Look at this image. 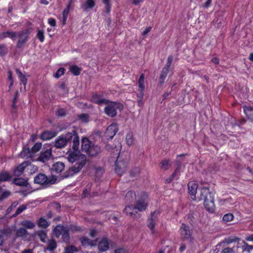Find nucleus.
I'll list each match as a JSON object with an SVG mask.
<instances>
[{
  "mask_svg": "<svg viewBox=\"0 0 253 253\" xmlns=\"http://www.w3.org/2000/svg\"><path fill=\"white\" fill-rule=\"evenodd\" d=\"M71 134L72 140L73 139V149L74 151H69L66 155L68 161L72 164L73 166L69 169V174L67 176H70L78 172L84 167L86 163V158L84 155L81 154L78 151L79 147V138L75 130L69 132Z\"/></svg>",
  "mask_w": 253,
  "mask_h": 253,
  "instance_id": "f257e3e1",
  "label": "nucleus"
},
{
  "mask_svg": "<svg viewBox=\"0 0 253 253\" xmlns=\"http://www.w3.org/2000/svg\"><path fill=\"white\" fill-rule=\"evenodd\" d=\"M148 205V195L144 194L142 199L138 200L135 206H126L124 209V212L127 215L132 217H139V214L137 213V210L139 211H144Z\"/></svg>",
  "mask_w": 253,
  "mask_h": 253,
  "instance_id": "f03ea898",
  "label": "nucleus"
},
{
  "mask_svg": "<svg viewBox=\"0 0 253 253\" xmlns=\"http://www.w3.org/2000/svg\"><path fill=\"white\" fill-rule=\"evenodd\" d=\"M201 198L204 199V206L209 212H212L214 210V203L213 194L207 187L201 189Z\"/></svg>",
  "mask_w": 253,
  "mask_h": 253,
  "instance_id": "7ed1b4c3",
  "label": "nucleus"
},
{
  "mask_svg": "<svg viewBox=\"0 0 253 253\" xmlns=\"http://www.w3.org/2000/svg\"><path fill=\"white\" fill-rule=\"evenodd\" d=\"M106 105L104 108L105 113L110 117H114L116 116L117 111H121L124 108L123 105L118 102L110 101L105 104Z\"/></svg>",
  "mask_w": 253,
  "mask_h": 253,
  "instance_id": "20e7f679",
  "label": "nucleus"
},
{
  "mask_svg": "<svg viewBox=\"0 0 253 253\" xmlns=\"http://www.w3.org/2000/svg\"><path fill=\"white\" fill-rule=\"evenodd\" d=\"M71 134L67 133L65 134L58 136L55 141V146L56 148H61L65 146L67 143L72 140Z\"/></svg>",
  "mask_w": 253,
  "mask_h": 253,
  "instance_id": "39448f33",
  "label": "nucleus"
},
{
  "mask_svg": "<svg viewBox=\"0 0 253 253\" xmlns=\"http://www.w3.org/2000/svg\"><path fill=\"white\" fill-rule=\"evenodd\" d=\"M42 144L40 142L36 143L30 150L29 148H23V151L21 153L22 157L32 158L34 153L39 151L42 148Z\"/></svg>",
  "mask_w": 253,
  "mask_h": 253,
  "instance_id": "423d86ee",
  "label": "nucleus"
},
{
  "mask_svg": "<svg viewBox=\"0 0 253 253\" xmlns=\"http://www.w3.org/2000/svg\"><path fill=\"white\" fill-rule=\"evenodd\" d=\"M53 156L52 154V150L51 148L47 149L46 150H42L38 158L37 159V161L41 162L43 163H45L49 160L52 159Z\"/></svg>",
  "mask_w": 253,
  "mask_h": 253,
  "instance_id": "0eeeda50",
  "label": "nucleus"
},
{
  "mask_svg": "<svg viewBox=\"0 0 253 253\" xmlns=\"http://www.w3.org/2000/svg\"><path fill=\"white\" fill-rule=\"evenodd\" d=\"M179 233L181 238L183 240H188L191 238L192 233L190 227L188 225L185 223H182L179 229Z\"/></svg>",
  "mask_w": 253,
  "mask_h": 253,
  "instance_id": "6e6552de",
  "label": "nucleus"
},
{
  "mask_svg": "<svg viewBox=\"0 0 253 253\" xmlns=\"http://www.w3.org/2000/svg\"><path fill=\"white\" fill-rule=\"evenodd\" d=\"M29 35V32L27 30L17 32V37L19 38L17 45L18 47H21L26 42Z\"/></svg>",
  "mask_w": 253,
  "mask_h": 253,
  "instance_id": "1a4fd4ad",
  "label": "nucleus"
},
{
  "mask_svg": "<svg viewBox=\"0 0 253 253\" xmlns=\"http://www.w3.org/2000/svg\"><path fill=\"white\" fill-rule=\"evenodd\" d=\"M127 163L125 161H119L118 160L116 161L115 171L117 174L121 176L126 171Z\"/></svg>",
  "mask_w": 253,
  "mask_h": 253,
  "instance_id": "9d476101",
  "label": "nucleus"
},
{
  "mask_svg": "<svg viewBox=\"0 0 253 253\" xmlns=\"http://www.w3.org/2000/svg\"><path fill=\"white\" fill-rule=\"evenodd\" d=\"M198 187V185L195 181H190L188 184L189 193L191 195V199L193 200H195Z\"/></svg>",
  "mask_w": 253,
  "mask_h": 253,
  "instance_id": "9b49d317",
  "label": "nucleus"
},
{
  "mask_svg": "<svg viewBox=\"0 0 253 253\" xmlns=\"http://www.w3.org/2000/svg\"><path fill=\"white\" fill-rule=\"evenodd\" d=\"M118 130V126L117 124H112L106 129L105 134L106 136L112 139Z\"/></svg>",
  "mask_w": 253,
  "mask_h": 253,
  "instance_id": "f8f14e48",
  "label": "nucleus"
},
{
  "mask_svg": "<svg viewBox=\"0 0 253 253\" xmlns=\"http://www.w3.org/2000/svg\"><path fill=\"white\" fill-rule=\"evenodd\" d=\"M138 93H137V97H142L144 96V90L145 89L144 86V75L141 74L138 81Z\"/></svg>",
  "mask_w": 253,
  "mask_h": 253,
  "instance_id": "ddd939ff",
  "label": "nucleus"
},
{
  "mask_svg": "<svg viewBox=\"0 0 253 253\" xmlns=\"http://www.w3.org/2000/svg\"><path fill=\"white\" fill-rule=\"evenodd\" d=\"M95 5L94 0H85L81 4V7L84 11L92 9Z\"/></svg>",
  "mask_w": 253,
  "mask_h": 253,
  "instance_id": "4468645a",
  "label": "nucleus"
},
{
  "mask_svg": "<svg viewBox=\"0 0 253 253\" xmlns=\"http://www.w3.org/2000/svg\"><path fill=\"white\" fill-rule=\"evenodd\" d=\"M57 134V132L54 131L46 130L42 133L41 138L43 140H47L55 137Z\"/></svg>",
  "mask_w": 253,
  "mask_h": 253,
  "instance_id": "2eb2a0df",
  "label": "nucleus"
},
{
  "mask_svg": "<svg viewBox=\"0 0 253 253\" xmlns=\"http://www.w3.org/2000/svg\"><path fill=\"white\" fill-rule=\"evenodd\" d=\"M91 101L99 105L106 104L108 102V100L102 98L100 95L94 94L91 98Z\"/></svg>",
  "mask_w": 253,
  "mask_h": 253,
  "instance_id": "dca6fc26",
  "label": "nucleus"
},
{
  "mask_svg": "<svg viewBox=\"0 0 253 253\" xmlns=\"http://www.w3.org/2000/svg\"><path fill=\"white\" fill-rule=\"evenodd\" d=\"M47 182V177L44 174L40 173L34 178V182L36 184L42 185L46 183Z\"/></svg>",
  "mask_w": 253,
  "mask_h": 253,
  "instance_id": "f3484780",
  "label": "nucleus"
},
{
  "mask_svg": "<svg viewBox=\"0 0 253 253\" xmlns=\"http://www.w3.org/2000/svg\"><path fill=\"white\" fill-rule=\"evenodd\" d=\"M100 152V148L97 145H92L86 153L91 157L96 156Z\"/></svg>",
  "mask_w": 253,
  "mask_h": 253,
  "instance_id": "a211bd4d",
  "label": "nucleus"
},
{
  "mask_svg": "<svg viewBox=\"0 0 253 253\" xmlns=\"http://www.w3.org/2000/svg\"><path fill=\"white\" fill-rule=\"evenodd\" d=\"M98 249L100 251L105 252L109 249V242L106 238H103L99 242L98 245Z\"/></svg>",
  "mask_w": 253,
  "mask_h": 253,
  "instance_id": "6ab92c4d",
  "label": "nucleus"
},
{
  "mask_svg": "<svg viewBox=\"0 0 253 253\" xmlns=\"http://www.w3.org/2000/svg\"><path fill=\"white\" fill-rule=\"evenodd\" d=\"M97 240H91L86 237H83L81 239L82 245L84 247H93L97 244Z\"/></svg>",
  "mask_w": 253,
  "mask_h": 253,
  "instance_id": "aec40b11",
  "label": "nucleus"
},
{
  "mask_svg": "<svg viewBox=\"0 0 253 253\" xmlns=\"http://www.w3.org/2000/svg\"><path fill=\"white\" fill-rule=\"evenodd\" d=\"M67 228L62 225H57L53 229V233L57 238H59L60 236L65 231Z\"/></svg>",
  "mask_w": 253,
  "mask_h": 253,
  "instance_id": "412c9836",
  "label": "nucleus"
},
{
  "mask_svg": "<svg viewBox=\"0 0 253 253\" xmlns=\"http://www.w3.org/2000/svg\"><path fill=\"white\" fill-rule=\"evenodd\" d=\"M27 162H25L18 166L14 170V174L18 176L21 175L24 171L26 172Z\"/></svg>",
  "mask_w": 253,
  "mask_h": 253,
  "instance_id": "4be33fe9",
  "label": "nucleus"
},
{
  "mask_svg": "<svg viewBox=\"0 0 253 253\" xmlns=\"http://www.w3.org/2000/svg\"><path fill=\"white\" fill-rule=\"evenodd\" d=\"M244 111L246 117L251 121H253V108L251 106H244L243 107Z\"/></svg>",
  "mask_w": 253,
  "mask_h": 253,
  "instance_id": "5701e85b",
  "label": "nucleus"
},
{
  "mask_svg": "<svg viewBox=\"0 0 253 253\" xmlns=\"http://www.w3.org/2000/svg\"><path fill=\"white\" fill-rule=\"evenodd\" d=\"M90 141L88 138L84 137L82 139V148L83 151L86 152L91 147Z\"/></svg>",
  "mask_w": 253,
  "mask_h": 253,
  "instance_id": "b1692460",
  "label": "nucleus"
},
{
  "mask_svg": "<svg viewBox=\"0 0 253 253\" xmlns=\"http://www.w3.org/2000/svg\"><path fill=\"white\" fill-rule=\"evenodd\" d=\"M38 170V167L32 164L29 162H27V167L26 172L30 174H33Z\"/></svg>",
  "mask_w": 253,
  "mask_h": 253,
  "instance_id": "393cba45",
  "label": "nucleus"
},
{
  "mask_svg": "<svg viewBox=\"0 0 253 253\" xmlns=\"http://www.w3.org/2000/svg\"><path fill=\"white\" fill-rule=\"evenodd\" d=\"M64 164L62 162H56L53 165L52 169L57 173H60L64 169Z\"/></svg>",
  "mask_w": 253,
  "mask_h": 253,
  "instance_id": "a878e982",
  "label": "nucleus"
},
{
  "mask_svg": "<svg viewBox=\"0 0 253 253\" xmlns=\"http://www.w3.org/2000/svg\"><path fill=\"white\" fill-rule=\"evenodd\" d=\"M3 39L6 38H9L12 40L15 41L17 37V32L6 31L5 32L1 33Z\"/></svg>",
  "mask_w": 253,
  "mask_h": 253,
  "instance_id": "bb28decb",
  "label": "nucleus"
},
{
  "mask_svg": "<svg viewBox=\"0 0 253 253\" xmlns=\"http://www.w3.org/2000/svg\"><path fill=\"white\" fill-rule=\"evenodd\" d=\"M169 71V68H167V67L165 66L163 68L161 75H160V82L161 84H162L163 83H164Z\"/></svg>",
  "mask_w": 253,
  "mask_h": 253,
  "instance_id": "cd10ccee",
  "label": "nucleus"
},
{
  "mask_svg": "<svg viewBox=\"0 0 253 253\" xmlns=\"http://www.w3.org/2000/svg\"><path fill=\"white\" fill-rule=\"evenodd\" d=\"M56 247L57 244L56 241L52 239L48 241L46 249L50 251H53L56 248Z\"/></svg>",
  "mask_w": 253,
  "mask_h": 253,
  "instance_id": "c85d7f7f",
  "label": "nucleus"
},
{
  "mask_svg": "<svg viewBox=\"0 0 253 253\" xmlns=\"http://www.w3.org/2000/svg\"><path fill=\"white\" fill-rule=\"evenodd\" d=\"M21 225L30 229H33L35 227V224L34 222L28 220L22 221L21 222Z\"/></svg>",
  "mask_w": 253,
  "mask_h": 253,
  "instance_id": "c756f323",
  "label": "nucleus"
},
{
  "mask_svg": "<svg viewBox=\"0 0 253 253\" xmlns=\"http://www.w3.org/2000/svg\"><path fill=\"white\" fill-rule=\"evenodd\" d=\"M10 177L8 172L3 171L0 173V182L7 181L10 179Z\"/></svg>",
  "mask_w": 253,
  "mask_h": 253,
  "instance_id": "7c9ffc66",
  "label": "nucleus"
},
{
  "mask_svg": "<svg viewBox=\"0 0 253 253\" xmlns=\"http://www.w3.org/2000/svg\"><path fill=\"white\" fill-rule=\"evenodd\" d=\"M126 140L127 144L129 146H131L134 144V138L132 132H129L127 133Z\"/></svg>",
  "mask_w": 253,
  "mask_h": 253,
  "instance_id": "2f4dec72",
  "label": "nucleus"
},
{
  "mask_svg": "<svg viewBox=\"0 0 253 253\" xmlns=\"http://www.w3.org/2000/svg\"><path fill=\"white\" fill-rule=\"evenodd\" d=\"M37 235L42 242L45 243L47 239V234L44 231L41 230L37 232Z\"/></svg>",
  "mask_w": 253,
  "mask_h": 253,
  "instance_id": "473e14b6",
  "label": "nucleus"
},
{
  "mask_svg": "<svg viewBox=\"0 0 253 253\" xmlns=\"http://www.w3.org/2000/svg\"><path fill=\"white\" fill-rule=\"evenodd\" d=\"M38 225L41 228H46L49 226V223L46 219L43 218H40L38 222Z\"/></svg>",
  "mask_w": 253,
  "mask_h": 253,
  "instance_id": "72a5a7b5",
  "label": "nucleus"
},
{
  "mask_svg": "<svg viewBox=\"0 0 253 253\" xmlns=\"http://www.w3.org/2000/svg\"><path fill=\"white\" fill-rule=\"evenodd\" d=\"M160 212L159 211L156 210L153 212H151L150 216L149 217L148 220H153L155 222L158 221V216L160 215Z\"/></svg>",
  "mask_w": 253,
  "mask_h": 253,
  "instance_id": "f704fd0d",
  "label": "nucleus"
},
{
  "mask_svg": "<svg viewBox=\"0 0 253 253\" xmlns=\"http://www.w3.org/2000/svg\"><path fill=\"white\" fill-rule=\"evenodd\" d=\"M27 234V231L24 228H20L16 231V235L17 237H25Z\"/></svg>",
  "mask_w": 253,
  "mask_h": 253,
  "instance_id": "c9c22d12",
  "label": "nucleus"
},
{
  "mask_svg": "<svg viewBox=\"0 0 253 253\" xmlns=\"http://www.w3.org/2000/svg\"><path fill=\"white\" fill-rule=\"evenodd\" d=\"M135 192L132 191H130L126 193L125 198L126 201L131 202L135 198Z\"/></svg>",
  "mask_w": 253,
  "mask_h": 253,
  "instance_id": "e433bc0d",
  "label": "nucleus"
},
{
  "mask_svg": "<svg viewBox=\"0 0 253 253\" xmlns=\"http://www.w3.org/2000/svg\"><path fill=\"white\" fill-rule=\"evenodd\" d=\"M14 182L16 185L19 186H25L27 184V180L21 178L14 179Z\"/></svg>",
  "mask_w": 253,
  "mask_h": 253,
  "instance_id": "4c0bfd02",
  "label": "nucleus"
},
{
  "mask_svg": "<svg viewBox=\"0 0 253 253\" xmlns=\"http://www.w3.org/2000/svg\"><path fill=\"white\" fill-rule=\"evenodd\" d=\"M157 222L153 220H147V225L150 229L152 234H154L155 233V226Z\"/></svg>",
  "mask_w": 253,
  "mask_h": 253,
  "instance_id": "58836bf2",
  "label": "nucleus"
},
{
  "mask_svg": "<svg viewBox=\"0 0 253 253\" xmlns=\"http://www.w3.org/2000/svg\"><path fill=\"white\" fill-rule=\"evenodd\" d=\"M27 208V206L26 205H22L19 206L16 210L15 213L13 215V217H15L23 211H24Z\"/></svg>",
  "mask_w": 253,
  "mask_h": 253,
  "instance_id": "ea45409f",
  "label": "nucleus"
},
{
  "mask_svg": "<svg viewBox=\"0 0 253 253\" xmlns=\"http://www.w3.org/2000/svg\"><path fill=\"white\" fill-rule=\"evenodd\" d=\"M70 71L76 76H78L81 73V69L76 65H73L70 67Z\"/></svg>",
  "mask_w": 253,
  "mask_h": 253,
  "instance_id": "a19ab883",
  "label": "nucleus"
},
{
  "mask_svg": "<svg viewBox=\"0 0 253 253\" xmlns=\"http://www.w3.org/2000/svg\"><path fill=\"white\" fill-rule=\"evenodd\" d=\"M78 118L82 123H87L89 122V115L86 114L79 115Z\"/></svg>",
  "mask_w": 253,
  "mask_h": 253,
  "instance_id": "79ce46f5",
  "label": "nucleus"
},
{
  "mask_svg": "<svg viewBox=\"0 0 253 253\" xmlns=\"http://www.w3.org/2000/svg\"><path fill=\"white\" fill-rule=\"evenodd\" d=\"M16 72L18 75V77L21 82L25 85L27 84V79L25 75H23L22 73L18 69L16 70Z\"/></svg>",
  "mask_w": 253,
  "mask_h": 253,
  "instance_id": "37998d69",
  "label": "nucleus"
},
{
  "mask_svg": "<svg viewBox=\"0 0 253 253\" xmlns=\"http://www.w3.org/2000/svg\"><path fill=\"white\" fill-rule=\"evenodd\" d=\"M242 248L243 251L250 253L253 250V246L248 245L247 243H245L242 246Z\"/></svg>",
  "mask_w": 253,
  "mask_h": 253,
  "instance_id": "c03bdc74",
  "label": "nucleus"
},
{
  "mask_svg": "<svg viewBox=\"0 0 253 253\" xmlns=\"http://www.w3.org/2000/svg\"><path fill=\"white\" fill-rule=\"evenodd\" d=\"M234 215L232 213H227L223 216L222 220L225 222H228L232 221Z\"/></svg>",
  "mask_w": 253,
  "mask_h": 253,
  "instance_id": "a18cd8bd",
  "label": "nucleus"
},
{
  "mask_svg": "<svg viewBox=\"0 0 253 253\" xmlns=\"http://www.w3.org/2000/svg\"><path fill=\"white\" fill-rule=\"evenodd\" d=\"M103 3L105 5V8L107 13H109L111 10V4L110 0H102Z\"/></svg>",
  "mask_w": 253,
  "mask_h": 253,
  "instance_id": "49530a36",
  "label": "nucleus"
},
{
  "mask_svg": "<svg viewBox=\"0 0 253 253\" xmlns=\"http://www.w3.org/2000/svg\"><path fill=\"white\" fill-rule=\"evenodd\" d=\"M37 38L39 39L40 41L42 42L44 40V32L43 30H38L37 35Z\"/></svg>",
  "mask_w": 253,
  "mask_h": 253,
  "instance_id": "de8ad7c7",
  "label": "nucleus"
},
{
  "mask_svg": "<svg viewBox=\"0 0 253 253\" xmlns=\"http://www.w3.org/2000/svg\"><path fill=\"white\" fill-rule=\"evenodd\" d=\"M65 69L64 68H60L55 73L54 76L56 78H59L64 74Z\"/></svg>",
  "mask_w": 253,
  "mask_h": 253,
  "instance_id": "09e8293b",
  "label": "nucleus"
},
{
  "mask_svg": "<svg viewBox=\"0 0 253 253\" xmlns=\"http://www.w3.org/2000/svg\"><path fill=\"white\" fill-rule=\"evenodd\" d=\"M61 235H62V239L64 241L67 242L69 240V231L67 228L66 231H65Z\"/></svg>",
  "mask_w": 253,
  "mask_h": 253,
  "instance_id": "8fccbe9b",
  "label": "nucleus"
},
{
  "mask_svg": "<svg viewBox=\"0 0 253 253\" xmlns=\"http://www.w3.org/2000/svg\"><path fill=\"white\" fill-rule=\"evenodd\" d=\"M68 231H71L72 232H76L78 231L81 230L80 227L75 225H70L69 227H67Z\"/></svg>",
  "mask_w": 253,
  "mask_h": 253,
  "instance_id": "3c124183",
  "label": "nucleus"
},
{
  "mask_svg": "<svg viewBox=\"0 0 253 253\" xmlns=\"http://www.w3.org/2000/svg\"><path fill=\"white\" fill-rule=\"evenodd\" d=\"M10 193L9 191H4L2 192L1 190V193H0V201H2L4 199L7 198L9 196Z\"/></svg>",
  "mask_w": 253,
  "mask_h": 253,
  "instance_id": "603ef678",
  "label": "nucleus"
},
{
  "mask_svg": "<svg viewBox=\"0 0 253 253\" xmlns=\"http://www.w3.org/2000/svg\"><path fill=\"white\" fill-rule=\"evenodd\" d=\"M221 253H236L235 250L233 248H224Z\"/></svg>",
  "mask_w": 253,
  "mask_h": 253,
  "instance_id": "864d4df0",
  "label": "nucleus"
},
{
  "mask_svg": "<svg viewBox=\"0 0 253 253\" xmlns=\"http://www.w3.org/2000/svg\"><path fill=\"white\" fill-rule=\"evenodd\" d=\"M77 252L76 248L73 246L67 247L65 251V253H75Z\"/></svg>",
  "mask_w": 253,
  "mask_h": 253,
  "instance_id": "5fc2aeb1",
  "label": "nucleus"
},
{
  "mask_svg": "<svg viewBox=\"0 0 253 253\" xmlns=\"http://www.w3.org/2000/svg\"><path fill=\"white\" fill-rule=\"evenodd\" d=\"M114 253H128L127 250L125 248L119 247L115 249Z\"/></svg>",
  "mask_w": 253,
  "mask_h": 253,
  "instance_id": "6e6d98bb",
  "label": "nucleus"
},
{
  "mask_svg": "<svg viewBox=\"0 0 253 253\" xmlns=\"http://www.w3.org/2000/svg\"><path fill=\"white\" fill-rule=\"evenodd\" d=\"M169 162L166 160H164L161 162V168L165 170L168 169L169 168Z\"/></svg>",
  "mask_w": 253,
  "mask_h": 253,
  "instance_id": "4d7b16f0",
  "label": "nucleus"
},
{
  "mask_svg": "<svg viewBox=\"0 0 253 253\" xmlns=\"http://www.w3.org/2000/svg\"><path fill=\"white\" fill-rule=\"evenodd\" d=\"M173 61V57L172 56H169L168 57L166 65H165V67H167V68H170L171 65L172 64V62Z\"/></svg>",
  "mask_w": 253,
  "mask_h": 253,
  "instance_id": "13d9d810",
  "label": "nucleus"
},
{
  "mask_svg": "<svg viewBox=\"0 0 253 253\" xmlns=\"http://www.w3.org/2000/svg\"><path fill=\"white\" fill-rule=\"evenodd\" d=\"M70 11V4H68L66 9H65L62 12V17H68Z\"/></svg>",
  "mask_w": 253,
  "mask_h": 253,
  "instance_id": "bf43d9fd",
  "label": "nucleus"
},
{
  "mask_svg": "<svg viewBox=\"0 0 253 253\" xmlns=\"http://www.w3.org/2000/svg\"><path fill=\"white\" fill-rule=\"evenodd\" d=\"M56 114L58 116L62 117L66 115V111L64 109H60L57 111Z\"/></svg>",
  "mask_w": 253,
  "mask_h": 253,
  "instance_id": "052dcab7",
  "label": "nucleus"
},
{
  "mask_svg": "<svg viewBox=\"0 0 253 253\" xmlns=\"http://www.w3.org/2000/svg\"><path fill=\"white\" fill-rule=\"evenodd\" d=\"M48 23L52 27H55L56 24V20L53 18H50L48 20Z\"/></svg>",
  "mask_w": 253,
  "mask_h": 253,
  "instance_id": "680f3d73",
  "label": "nucleus"
},
{
  "mask_svg": "<svg viewBox=\"0 0 253 253\" xmlns=\"http://www.w3.org/2000/svg\"><path fill=\"white\" fill-rule=\"evenodd\" d=\"M6 52V48L3 44H0V54H4Z\"/></svg>",
  "mask_w": 253,
  "mask_h": 253,
  "instance_id": "e2e57ef3",
  "label": "nucleus"
},
{
  "mask_svg": "<svg viewBox=\"0 0 253 253\" xmlns=\"http://www.w3.org/2000/svg\"><path fill=\"white\" fill-rule=\"evenodd\" d=\"M18 205V201H14L13 202L10 206L8 208V211H11L13 209L16 208Z\"/></svg>",
  "mask_w": 253,
  "mask_h": 253,
  "instance_id": "0e129e2a",
  "label": "nucleus"
},
{
  "mask_svg": "<svg viewBox=\"0 0 253 253\" xmlns=\"http://www.w3.org/2000/svg\"><path fill=\"white\" fill-rule=\"evenodd\" d=\"M139 172V169L138 168H135L132 171L130 172V175L132 176H135Z\"/></svg>",
  "mask_w": 253,
  "mask_h": 253,
  "instance_id": "69168bd1",
  "label": "nucleus"
},
{
  "mask_svg": "<svg viewBox=\"0 0 253 253\" xmlns=\"http://www.w3.org/2000/svg\"><path fill=\"white\" fill-rule=\"evenodd\" d=\"M143 97H144V96H142V97H138L137 103H138V105L139 107H142L143 105Z\"/></svg>",
  "mask_w": 253,
  "mask_h": 253,
  "instance_id": "338daca9",
  "label": "nucleus"
},
{
  "mask_svg": "<svg viewBox=\"0 0 253 253\" xmlns=\"http://www.w3.org/2000/svg\"><path fill=\"white\" fill-rule=\"evenodd\" d=\"M151 27H147L142 32V34L143 36H145L147 35L151 30Z\"/></svg>",
  "mask_w": 253,
  "mask_h": 253,
  "instance_id": "774afa93",
  "label": "nucleus"
}]
</instances>
